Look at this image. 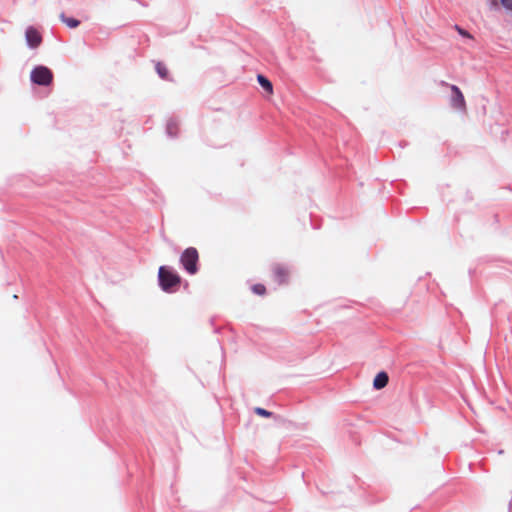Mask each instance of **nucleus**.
Segmentation results:
<instances>
[{
  "label": "nucleus",
  "instance_id": "1",
  "mask_svg": "<svg viewBox=\"0 0 512 512\" xmlns=\"http://www.w3.org/2000/svg\"><path fill=\"white\" fill-rule=\"evenodd\" d=\"M159 285L165 292H175L181 283V277L171 268L161 266L158 271Z\"/></svg>",
  "mask_w": 512,
  "mask_h": 512
},
{
  "label": "nucleus",
  "instance_id": "2",
  "mask_svg": "<svg viewBox=\"0 0 512 512\" xmlns=\"http://www.w3.org/2000/svg\"><path fill=\"white\" fill-rule=\"evenodd\" d=\"M199 253L196 248H186L181 256L180 263L184 270L190 275H194L198 272Z\"/></svg>",
  "mask_w": 512,
  "mask_h": 512
},
{
  "label": "nucleus",
  "instance_id": "3",
  "mask_svg": "<svg viewBox=\"0 0 512 512\" xmlns=\"http://www.w3.org/2000/svg\"><path fill=\"white\" fill-rule=\"evenodd\" d=\"M31 81L37 85H50L53 81V73L45 66H37L31 72Z\"/></svg>",
  "mask_w": 512,
  "mask_h": 512
},
{
  "label": "nucleus",
  "instance_id": "4",
  "mask_svg": "<svg viewBox=\"0 0 512 512\" xmlns=\"http://www.w3.org/2000/svg\"><path fill=\"white\" fill-rule=\"evenodd\" d=\"M450 88L453 92L451 105L456 109L464 111L466 109V102L461 90L456 85H451Z\"/></svg>",
  "mask_w": 512,
  "mask_h": 512
},
{
  "label": "nucleus",
  "instance_id": "5",
  "mask_svg": "<svg viewBox=\"0 0 512 512\" xmlns=\"http://www.w3.org/2000/svg\"><path fill=\"white\" fill-rule=\"evenodd\" d=\"M273 276L277 283L282 284L287 281L289 270L281 264H276L272 267Z\"/></svg>",
  "mask_w": 512,
  "mask_h": 512
},
{
  "label": "nucleus",
  "instance_id": "6",
  "mask_svg": "<svg viewBox=\"0 0 512 512\" xmlns=\"http://www.w3.org/2000/svg\"><path fill=\"white\" fill-rule=\"evenodd\" d=\"M26 40L30 47L36 48L41 44L42 37L36 29L29 27L26 30Z\"/></svg>",
  "mask_w": 512,
  "mask_h": 512
},
{
  "label": "nucleus",
  "instance_id": "7",
  "mask_svg": "<svg viewBox=\"0 0 512 512\" xmlns=\"http://www.w3.org/2000/svg\"><path fill=\"white\" fill-rule=\"evenodd\" d=\"M389 381V377L386 372H379L373 381V386L375 389H382L384 388Z\"/></svg>",
  "mask_w": 512,
  "mask_h": 512
},
{
  "label": "nucleus",
  "instance_id": "8",
  "mask_svg": "<svg viewBox=\"0 0 512 512\" xmlns=\"http://www.w3.org/2000/svg\"><path fill=\"white\" fill-rule=\"evenodd\" d=\"M257 80L264 90H266L270 95L273 94V85L270 80L263 75H258Z\"/></svg>",
  "mask_w": 512,
  "mask_h": 512
},
{
  "label": "nucleus",
  "instance_id": "9",
  "mask_svg": "<svg viewBox=\"0 0 512 512\" xmlns=\"http://www.w3.org/2000/svg\"><path fill=\"white\" fill-rule=\"evenodd\" d=\"M155 69H156L157 74L162 79H168L169 71H168V68L166 67V65L164 63L157 62L156 65H155Z\"/></svg>",
  "mask_w": 512,
  "mask_h": 512
},
{
  "label": "nucleus",
  "instance_id": "10",
  "mask_svg": "<svg viewBox=\"0 0 512 512\" xmlns=\"http://www.w3.org/2000/svg\"><path fill=\"white\" fill-rule=\"evenodd\" d=\"M62 21L70 28H76L80 22L74 18H67L64 15L61 16Z\"/></svg>",
  "mask_w": 512,
  "mask_h": 512
},
{
  "label": "nucleus",
  "instance_id": "11",
  "mask_svg": "<svg viewBox=\"0 0 512 512\" xmlns=\"http://www.w3.org/2000/svg\"><path fill=\"white\" fill-rule=\"evenodd\" d=\"M252 291L257 295H264L266 293V288L263 284H255L252 286Z\"/></svg>",
  "mask_w": 512,
  "mask_h": 512
},
{
  "label": "nucleus",
  "instance_id": "12",
  "mask_svg": "<svg viewBox=\"0 0 512 512\" xmlns=\"http://www.w3.org/2000/svg\"><path fill=\"white\" fill-rule=\"evenodd\" d=\"M454 28H455V30H456V31H457L461 36H463V37H465V38L472 39V35H471L468 31H466V30H464L463 28H461L460 26L455 25V27H454Z\"/></svg>",
  "mask_w": 512,
  "mask_h": 512
},
{
  "label": "nucleus",
  "instance_id": "13",
  "mask_svg": "<svg viewBox=\"0 0 512 512\" xmlns=\"http://www.w3.org/2000/svg\"><path fill=\"white\" fill-rule=\"evenodd\" d=\"M254 411L257 415L263 416V417H270L272 415L271 412H269L263 408H260V407H256Z\"/></svg>",
  "mask_w": 512,
  "mask_h": 512
},
{
  "label": "nucleus",
  "instance_id": "14",
  "mask_svg": "<svg viewBox=\"0 0 512 512\" xmlns=\"http://www.w3.org/2000/svg\"><path fill=\"white\" fill-rule=\"evenodd\" d=\"M501 4L507 9L512 11V0H501Z\"/></svg>",
  "mask_w": 512,
  "mask_h": 512
}]
</instances>
